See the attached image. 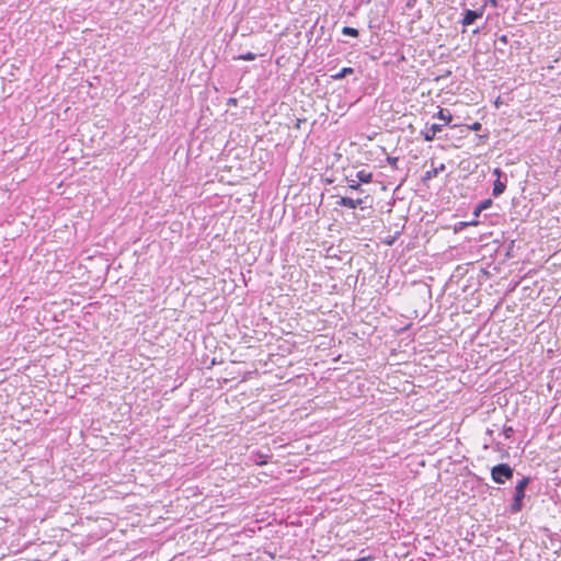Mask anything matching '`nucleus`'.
Returning a JSON list of instances; mask_svg holds the SVG:
<instances>
[{"label":"nucleus","mask_w":561,"mask_h":561,"mask_svg":"<svg viewBox=\"0 0 561 561\" xmlns=\"http://www.w3.org/2000/svg\"><path fill=\"white\" fill-rule=\"evenodd\" d=\"M529 481H530V479L528 477H524L516 484L514 499H513V502L510 507L511 513L516 514L522 511L523 500L525 497V490H526L527 485L529 484Z\"/></svg>","instance_id":"1"},{"label":"nucleus","mask_w":561,"mask_h":561,"mask_svg":"<svg viewBox=\"0 0 561 561\" xmlns=\"http://www.w3.org/2000/svg\"><path fill=\"white\" fill-rule=\"evenodd\" d=\"M492 480L499 484H503L513 477V469L507 463H500L491 470Z\"/></svg>","instance_id":"2"},{"label":"nucleus","mask_w":561,"mask_h":561,"mask_svg":"<svg viewBox=\"0 0 561 561\" xmlns=\"http://www.w3.org/2000/svg\"><path fill=\"white\" fill-rule=\"evenodd\" d=\"M443 126L444 125L442 124H432L430 127H426L424 130H422L421 134L426 141H432L436 135L443 130Z\"/></svg>","instance_id":"3"},{"label":"nucleus","mask_w":561,"mask_h":561,"mask_svg":"<svg viewBox=\"0 0 561 561\" xmlns=\"http://www.w3.org/2000/svg\"><path fill=\"white\" fill-rule=\"evenodd\" d=\"M482 11L466 10L462 18V25L468 26L476 22L477 19L482 16Z\"/></svg>","instance_id":"4"},{"label":"nucleus","mask_w":561,"mask_h":561,"mask_svg":"<svg viewBox=\"0 0 561 561\" xmlns=\"http://www.w3.org/2000/svg\"><path fill=\"white\" fill-rule=\"evenodd\" d=\"M495 175H497V180L494 182L492 194L493 196L497 197L501 194L504 193L506 188V184L500 180L502 172L500 169H495L493 172Z\"/></svg>","instance_id":"5"},{"label":"nucleus","mask_w":561,"mask_h":561,"mask_svg":"<svg viewBox=\"0 0 561 561\" xmlns=\"http://www.w3.org/2000/svg\"><path fill=\"white\" fill-rule=\"evenodd\" d=\"M336 204L339 206H343V207H347V208H351V209H355L356 207H358L359 205L363 204V199L362 198H357V199H353L351 197H341Z\"/></svg>","instance_id":"6"},{"label":"nucleus","mask_w":561,"mask_h":561,"mask_svg":"<svg viewBox=\"0 0 561 561\" xmlns=\"http://www.w3.org/2000/svg\"><path fill=\"white\" fill-rule=\"evenodd\" d=\"M436 116H437V118L443 121L445 125L449 124L451 122V119H453V115L446 108H440Z\"/></svg>","instance_id":"7"},{"label":"nucleus","mask_w":561,"mask_h":561,"mask_svg":"<svg viewBox=\"0 0 561 561\" xmlns=\"http://www.w3.org/2000/svg\"><path fill=\"white\" fill-rule=\"evenodd\" d=\"M353 72H354L353 68L344 67L337 73L333 75L332 78L334 80H341V79L345 78L347 75H352Z\"/></svg>","instance_id":"8"},{"label":"nucleus","mask_w":561,"mask_h":561,"mask_svg":"<svg viewBox=\"0 0 561 561\" xmlns=\"http://www.w3.org/2000/svg\"><path fill=\"white\" fill-rule=\"evenodd\" d=\"M359 182L369 183L373 179V174L370 172H366L365 170H360L356 174Z\"/></svg>","instance_id":"9"},{"label":"nucleus","mask_w":561,"mask_h":561,"mask_svg":"<svg viewBox=\"0 0 561 561\" xmlns=\"http://www.w3.org/2000/svg\"><path fill=\"white\" fill-rule=\"evenodd\" d=\"M342 34L346 36L357 37L358 36V30L351 27V26H344L342 28Z\"/></svg>","instance_id":"10"},{"label":"nucleus","mask_w":561,"mask_h":561,"mask_svg":"<svg viewBox=\"0 0 561 561\" xmlns=\"http://www.w3.org/2000/svg\"><path fill=\"white\" fill-rule=\"evenodd\" d=\"M445 170V165L440 164L438 168L433 169L432 171H427L425 179H431L433 176H436L439 172Z\"/></svg>","instance_id":"11"},{"label":"nucleus","mask_w":561,"mask_h":561,"mask_svg":"<svg viewBox=\"0 0 561 561\" xmlns=\"http://www.w3.org/2000/svg\"><path fill=\"white\" fill-rule=\"evenodd\" d=\"M255 58H256V55L251 51H249L247 54H242L237 57V59H239V60H247V61L254 60Z\"/></svg>","instance_id":"12"},{"label":"nucleus","mask_w":561,"mask_h":561,"mask_svg":"<svg viewBox=\"0 0 561 561\" xmlns=\"http://www.w3.org/2000/svg\"><path fill=\"white\" fill-rule=\"evenodd\" d=\"M348 187L351 190H355V191H362L360 188V184L358 182H356L355 180H350L348 181Z\"/></svg>","instance_id":"13"},{"label":"nucleus","mask_w":561,"mask_h":561,"mask_svg":"<svg viewBox=\"0 0 561 561\" xmlns=\"http://www.w3.org/2000/svg\"><path fill=\"white\" fill-rule=\"evenodd\" d=\"M491 205H492L491 199H484L479 204L480 209H482V210L488 209Z\"/></svg>","instance_id":"14"},{"label":"nucleus","mask_w":561,"mask_h":561,"mask_svg":"<svg viewBox=\"0 0 561 561\" xmlns=\"http://www.w3.org/2000/svg\"><path fill=\"white\" fill-rule=\"evenodd\" d=\"M481 128H482V125L479 122H476L469 126V129L474 130V131H479Z\"/></svg>","instance_id":"15"},{"label":"nucleus","mask_w":561,"mask_h":561,"mask_svg":"<svg viewBox=\"0 0 561 561\" xmlns=\"http://www.w3.org/2000/svg\"><path fill=\"white\" fill-rule=\"evenodd\" d=\"M512 433H513V428H512V427H505V428H504V435H505V437L510 438V437H511V435H512Z\"/></svg>","instance_id":"16"},{"label":"nucleus","mask_w":561,"mask_h":561,"mask_svg":"<svg viewBox=\"0 0 561 561\" xmlns=\"http://www.w3.org/2000/svg\"><path fill=\"white\" fill-rule=\"evenodd\" d=\"M416 0H408L407 1V8L412 9L415 5Z\"/></svg>","instance_id":"17"},{"label":"nucleus","mask_w":561,"mask_h":561,"mask_svg":"<svg viewBox=\"0 0 561 561\" xmlns=\"http://www.w3.org/2000/svg\"><path fill=\"white\" fill-rule=\"evenodd\" d=\"M481 211H482V209H480V206L478 205V206L474 208V210H473V215H474L476 217H478V216L480 215V213H481Z\"/></svg>","instance_id":"18"},{"label":"nucleus","mask_w":561,"mask_h":561,"mask_svg":"<svg viewBox=\"0 0 561 561\" xmlns=\"http://www.w3.org/2000/svg\"><path fill=\"white\" fill-rule=\"evenodd\" d=\"M388 162H389L391 165H396V163L398 162V158H388Z\"/></svg>","instance_id":"19"},{"label":"nucleus","mask_w":561,"mask_h":561,"mask_svg":"<svg viewBox=\"0 0 561 561\" xmlns=\"http://www.w3.org/2000/svg\"><path fill=\"white\" fill-rule=\"evenodd\" d=\"M490 3L493 5V7H496L497 5V1L496 0H489Z\"/></svg>","instance_id":"20"}]
</instances>
